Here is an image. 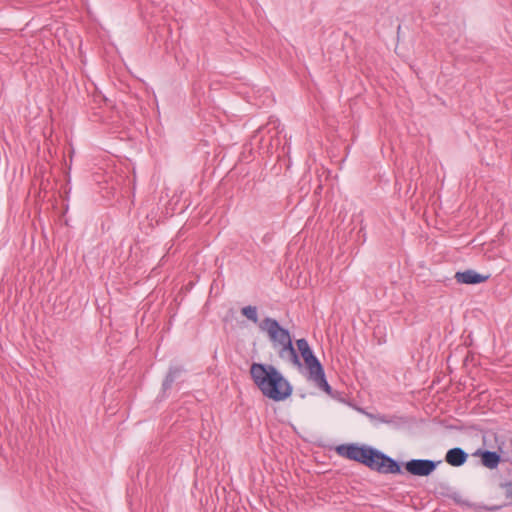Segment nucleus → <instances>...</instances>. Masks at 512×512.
<instances>
[{"label": "nucleus", "mask_w": 512, "mask_h": 512, "mask_svg": "<svg viewBox=\"0 0 512 512\" xmlns=\"http://www.w3.org/2000/svg\"><path fill=\"white\" fill-rule=\"evenodd\" d=\"M250 374L262 394L274 401H283L292 394V387L273 366L253 363Z\"/></svg>", "instance_id": "nucleus-1"}, {"label": "nucleus", "mask_w": 512, "mask_h": 512, "mask_svg": "<svg viewBox=\"0 0 512 512\" xmlns=\"http://www.w3.org/2000/svg\"><path fill=\"white\" fill-rule=\"evenodd\" d=\"M338 452L340 455L360 462L377 472L384 474L401 473V467L395 460L371 447L342 445L338 448Z\"/></svg>", "instance_id": "nucleus-2"}, {"label": "nucleus", "mask_w": 512, "mask_h": 512, "mask_svg": "<svg viewBox=\"0 0 512 512\" xmlns=\"http://www.w3.org/2000/svg\"><path fill=\"white\" fill-rule=\"evenodd\" d=\"M268 126H272V128L274 130H276V133H279V127H280V122L277 120V119H270L268 124Z\"/></svg>", "instance_id": "nucleus-11"}, {"label": "nucleus", "mask_w": 512, "mask_h": 512, "mask_svg": "<svg viewBox=\"0 0 512 512\" xmlns=\"http://www.w3.org/2000/svg\"><path fill=\"white\" fill-rule=\"evenodd\" d=\"M242 314L254 323L258 322L257 308L255 306H246L241 310Z\"/></svg>", "instance_id": "nucleus-10"}, {"label": "nucleus", "mask_w": 512, "mask_h": 512, "mask_svg": "<svg viewBox=\"0 0 512 512\" xmlns=\"http://www.w3.org/2000/svg\"><path fill=\"white\" fill-rule=\"evenodd\" d=\"M488 278V275L479 274L474 270H466L455 274L456 281L462 284H479L485 282Z\"/></svg>", "instance_id": "nucleus-6"}, {"label": "nucleus", "mask_w": 512, "mask_h": 512, "mask_svg": "<svg viewBox=\"0 0 512 512\" xmlns=\"http://www.w3.org/2000/svg\"><path fill=\"white\" fill-rule=\"evenodd\" d=\"M259 328L267 334L273 348L277 350L282 360L291 363L297 368L302 367L296 349L292 344L290 332L287 329L281 327L277 320L270 317L264 318L260 322Z\"/></svg>", "instance_id": "nucleus-3"}, {"label": "nucleus", "mask_w": 512, "mask_h": 512, "mask_svg": "<svg viewBox=\"0 0 512 512\" xmlns=\"http://www.w3.org/2000/svg\"><path fill=\"white\" fill-rule=\"evenodd\" d=\"M181 373V369L180 368H172L170 369L169 373L167 374L164 382H163V387L164 389H168L171 387L172 383L174 382L175 378L177 375H179Z\"/></svg>", "instance_id": "nucleus-9"}, {"label": "nucleus", "mask_w": 512, "mask_h": 512, "mask_svg": "<svg viewBox=\"0 0 512 512\" xmlns=\"http://www.w3.org/2000/svg\"><path fill=\"white\" fill-rule=\"evenodd\" d=\"M481 462L485 467L494 469L500 462V456L496 452L483 451L481 452Z\"/></svg>", "instance_id": "nucleus-8"}, {"label": "nucleus", "mask_w": 512, "mask_h": 512, "mask_svg": "<svg viewBox=\"0 0 512 512\" xmlns=\"http://www.w3.org/2000/svg\"><path fill=\"white\" fill-rule=\"evenodd\" d=\"M468 458L467 453L461 448H452L448 450L445 456L446 462L451 466H461Z\"/></svg>", "instance_id": "nucleus-7"}, {"label": "nucleus", "mask_w": 512, "mask_h": 512, "mask_svg": "<svg viewBox=\"0 0 512 512\" xmlns=\"http://www.w3.org/2000/svg\"><path fill=\"white\" fill-rule=\"evenodd\" d=\"M436 462L426 459H413L405 464V469L415 476H428L436 468Z\"/></svg>", "instance_id": "nucleus-5"}, {"label": "nucleus", "mask_w": 512, "mask_h": 512, "mask_svg": "<svg viewBox=\"0 0 512 512\" xmlns=\"http://www.w3.org/2000/svg\"><path fill=\"white\" fill-rule=\"evenodd\" d=\"M296 346L308 370L309 379L312 380L318 388L330 394L331 387L326 381L324 369L314 355L307 340L304 338L298 339L296 341Z\"/></svg>", "instance_id": "nucleus-4"}]
</instances>
